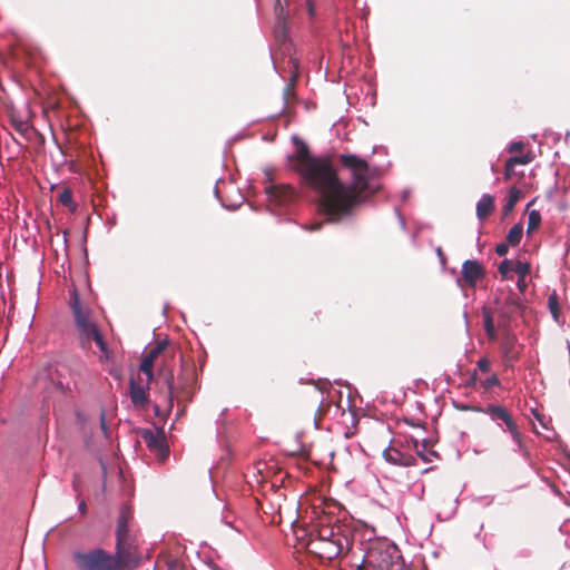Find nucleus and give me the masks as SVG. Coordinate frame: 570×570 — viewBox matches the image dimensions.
Segmentation results:
<instances>
[{
    "mask_svg": "<svg viewBox=\"0 0 570 570\" xmlns=\"http://www.w3.org/2000/svg\"><path fill=\"white\" fill-rule=\"evenodd\" d=\"M287 68L289 69V78L287 80V125L293 120L294 112L292 111V108L295 104L299 102V99L294 91V85L296 79L298 78V62L296 59L291 58L287 62Z\"/></svg>",
    "mask_w": 570,
    "mask_h": 570,
    "instance_id": "6e6552de",
    "label": "nucleus"
},
{
    "mask_svg": "<svg viewBox=\"0 0 570 570\" xmlns=\"http://www.w3.org/2000/svg\"><path fill=\"white\" fill-rule=\"evenodd\" d=\"M548 306H549L550 313L552 314L553 318L556 321H558L560 307H559V298H558V295L556 292H553L551 295H549Z\"/></svg>",
    "mask_w": 570,
    "mask_h": 570,
    "instance_id": "393cba45",
    "label": "nucleus"
},
{
    "mask_svg": "<svg viewBox=\"0 0 570 570\" xmlns=\"http://www.w3.org/2000/svg\"><path fill=\"white\" fill-rule=\"evenodd\" d=\"M292 532L295 539L294 547L297 551L312 547L314 539H311L305 524L299 523L298 515L292 521Z\"/></svg>",
    "mask_w": 570,
    "mask_h": 570,
    "instance_id": "f8f14e48",
    "label": "nucleus"
},
{
    "mask_svg": "<svg viewBox=\"0 0 570 570\" xmlns=\"http://www.w3.org/2000/svg\"><path fill=\"white\" fill-rule=\"evenodd\" d=\"M132 519L130 508L120 510L117 523V553L111 556L102 549H94L87 552L76 551L73 560L78 570H119L125 562L126 554L131 548V534L129 522Z\"/></svg>",
    "mask_w": 570,
    "mask_h": 570,
    "instance_id": "f03ea898",
    "label": "nucleus"
},
{
    "mask_svg": "<svg viewBox=\"0 0 570 570\" xmlns=\"http://www.w3.org/2000/svg\"><path fill=\"white\" fill-rule=\"evenodd\" d=\"M509 159H510V163H512L514 166L515 165H528L529 163L532 161V156L528 154V155H523V156H514Z\"/></svg>",
    "mask_w": 570,
    "mask_h": 570,
    "instance_id": "c756f323",
    "label": "nucleus"
},
{
    "mask_svg": "<svg viewBox=\"0 0 570 570\" xmlns=\"http://www.w3.org/2000/svg\"><path fill=\"white\" fill-rule=\"evenodd\" d=\"M166 384L168 386L169 393H173V375H168L166 377Z\"/></svg>",
    "mask_w": 570,
    "mask_h": 570,
    "instance_id": "79ce46f5",
    "label": "nucleus"
},
{
    "mask_svg": "<svg viewBox=\"0 0 570 570\" xmlns=\"http://www.w3.org/2000/svg\"><path fill=\"white\" fill-rule=\"evenodd\" d=\"M168 570H183V568L177 561H170L168 563Z\"/></svg>",
    "mask_w": 570,
    "mask_h": 570,
    "instance_id": "ea45409f",
    "label": "nucleus"
},
{
    "mask_svg": "<svg viewBox=\"0 0 570 570\" xmlns=\"http://www.w3.org/2000/svg\"><path fill=\"white\" fill-rule=\"evenodd\" d=\"M499 385H500V380L497 374H492L491 376H489L488 379H485L484 381L481 382V386L487 391L491 390L494 386H499Z\"/></svg>",
    "mask_w": 570,
    "mask_h": 570,
    "instance_id": "c85d7f7f",
    "label": "nucleus"
},
{
    "mask_svg": "<svg viewBox=\"0 0 570 570\" xmlns=\"http://www.w3.org/2000/svg\"><path fill=\"white\" fill-rule=\"evenodd\" d=\"M297 449V433L295 434L294 441L287 443V450Z\"/></svg>",
    "mask_w": 570,
    "mask_h": 570,
    "instance_id": "37998d69",
    "label": "nucleus"
},
{
    "mask_svg": "<svg viewBox=\"0 0 570 570\" xmlns=\"http://www.w3.org/2000/svg\"><path fill=\"white\" fill-rule=\"evenodd\" d=\"M530 263L517 261L513 265V271L519 275V277H527L530 274Z\"/></svg>",
    "mask_w": 570,
    "mask_h": 570,
    "instance_id": "a878e982",
    "label": "nucleus"
},
{
    "mask_svg": "<svg viewBox=\"0 0 570 570\" xmlns=\"http://www.w3.org/2000/svg\"><path fill=\"white\" fill-rule=\"evenodd\" d=\"M514 261L512 259H503L499 265V273L502 278H510L509 273L513 271Z\"/></svg>",
    "mask_w": 570,
    "mask_h": 570,
    "instance_id": "bb28decb",
    "label": "nucleus"
},
{
    "mask_svg": "<svg viewBox=\"0 0 570 570\" xmlns=\"http://www.w3.org/2000/svg\"><path fill=\"white\" fill-rule=\"evenodd\" d=\"M338 535L351 537V531L345 524H341L338 520H335L334 523L324 520L321 521L317 538L313 541H334Z\"/></svg>",
    "mask_w": 570,
    "mask_h": 570,
    "instance_id": "1a4fd4ad",
    "label": "nucleus"
},
{
    "mask_svg": "<svg viewBox=\"0 0 570 570\" xmlns=\"http://www.w3.org/2000/svg\"><path fill=\"white\" fill-rule=\"evenodd\" d=\"M494 312L499 313L502 317H509L510 314L514 313L520 308L519 298L510 289L507 293H501L494 301Z\"/></svg>",
    "mask_w": 570,
    "mask_h": 570,
    "instance_id": "9d476101",
    "label": "nucleus"
},
{
    "mask_svg": "<svg viewBox=\"0 0 570 570\" xmlns=\"http://www.w3.org/2000/svg\"><path fill=\"white\" fill-rule=\"evenodd\" d=\"M522 232H523V228H522L521 224L513 225L507 235L508 244L511 246L519 245L521 242V238H522Z\"/></svg>",
    "mask_w": 570,
    "mask_h": 570,
    "instance_id": "5701e85b",
    "label": "nucleus"
},
{
    "mask_svg": "<svg viewBox=\"0 0 570 570\" xmlns=\"http://www.w3.org/2000/svg\"><path fill=\"white\" fill-rule=\"evenodd\" d=\"M383 456L386 461L397 465H411L413 462L412 456L404 455L400 450L395 448H389L383 451Z\"/></svg>",
    "mask_w": 570,
    "mask_h": 570,
    "instance_id": "dca6fc26",
    "label": "nucleus"
},
{
    "mask_svg": "<svg viewBox=\"0 0 570 570\" xmlns=\"http://www.w3.org/2000/svg\"><path fill=\"white\" fill-rule=\"evenodd\" d=\"M130 400L135 406L144 407L148 401L147 390L144 386L137 385L134 381L130 382Z\"/></svg>",
    "mask_w": 570,
    "mask_h": 570,
    "instance_id": "f3484780",
    "label": "nucleus"
},
{
    "mask_svg": "<svg viewBox=\"0 0 570 570\" xmlns=\"http://www.w3.org/2000/svg\"><path fill=\"white\" fill-rule=\"evenodd\" d=\"M166 347H167V342L160 341L146 354V356L156 361L157 357L165 351Z\"/></svg>",
    "mask_w": 570,
    "mask_h": 570,
    "instance_id": "cd10ccee",
    "label": "nucleus"
},
{
    "mask_svg": "<svg viewBox=\"0 0 570 570\" xmlns=\"http://www.w3.org/2000/svg\"><path fill=\"white\" fill-rule=\"evenodd\" d=\"M79 511L85 514L86 513V503L85 501H80L79 502V507H78Z\"/></svg>",
    "mask_w": 570,
    "mask_h": 570,
    "instance_id": "c03bdc74",
    "label": "nucleus"
},
{
    "mask_svg": "<svg viewBox=\"0 0 570 570\" xmlns=\"http://www.w3.org/2000/svg\"><path fill=\"white\" fill-rule=\"evenodd\" d=\"M266 209L279 220L283 216L284 187L275 183V168L267 166L263 169Z\"/></svg>",
    "mask_w": 570,
    "mask_h": 570,
    "instance_id": "39448f33",
    "label": "nucleus"
},
{
    "mask_svg": "<svg viewBox=\"0 0 570 570\" xmlns=\"http://www.w3.org/2000/svg\"><path fill=\"white\" fill-rule=\"evenodd\" d=\"M293 505H294V509H295V513H297V505H298V501H297V500H295V502H294V504H293Z\"/></svg>",
    "mask_w": 570,
    "mask_h": 570,
    "instance_id": "09e8293b",
    "label": "nucleus"
},
{
    "mask_svg": "<svg viewBox=\"0 0 570 570\" xmlns=\"http://www.w3.org/2000/svg\"><path fill=\"white\" fill-rule=\"evenodd\" d=\"M426 443H422L421 444V449H419V445H417V442H415V448H416V453L424 460V461H429V459L423 454L424 451L426 450Z\"/></svg>",
    "mask_w": 570,
    "mask_h": 570,
    "instance_id": "f704fd0d",
    "label": "nucleus"
},
{
    "mask_svg": "<svg viewBox=\"0 0 570 570\" xmlns=\"http://www.w3.org/2000/svg\"><path fill=\"white\" fill-rule=\"evenodd\" d=\"M155 361L149 358L148 356H144L141 363H140V371L144 372L147 376V383H150L154 377V367Z\"/></svg>",
    "mask_w": 570,
    "mask_h": 570,
    "instance_id": "b1692460",
    "label": "nucleus"
},
{
    "mask_svg": "<svg viewBox=\"0 0 570 570\" xmlns=\"http://www.w3.org/2000/svg\"><path fill=\"white\" fill-rule=\"evenodd\" d=\"M352 541L350 535H338L334 541H313V551L322 559L332 561L351 549Z\"/></svg>",
    "mask_w": 570,
    "mask_h": 570,
    "instance_id": "423d86ee",
    "label": "nucleus"
},
{
    "mask_svg": "<svg viewBox=\"0 0 570 570\" xmlns=\"http://www.w3.org/2000/svg\"><path fill=\"white\" fill-rule=\"evenodd\" d=\"M509 250V244L508 242L507 243H501V244H498L495 246V253L499 255V256H504L507 255Z\"/></svg>",
    "mask_w": 570,
    "mask_h": 570,
    "instance_id": "72a5a7b5",
    "label": "nucleus"
},
{
    "mask_svg": "<svg viewBox=\"0 0 570 570\" xmlns=\"http://www.w3.org/2000/svg\"><path fill=\"white\" fill-rule=\"evenodd\" d=\"M476 365L482 373H488L490 371L491 362L487 357H481L476 362Z\"/></svg>",
    "mask_w": 570,
    "mask_h": 570,
    "instance_id": "2f4dec72",
    "label": "nucleus"
},
{
    "mask_svg": "<svg viewBox=\"0 0 570 570\" xmlns=\"http://www.w3.org/2000/svg\"><path fill=\"white\" fill-rule=\"evenodd\" d=\"M100 424H101V429H102L104 431H106V422H105V415H104V413H102V414H101V416H100Z\"/></svg>",
    "mask_w": 570,
    "mask_h": 570,
    "instance_id": "a18cd8bd",
    "label": "nucleus"
},
{
    "mask_svg": "<svg viewBox=\"0 0 570 570\" xmlns=\"http://www.w3.org/2000/svg\"><path fill=\"white\" fill-rule=\"evenodd\" d=\"M476 381H478V373H476V372H474V373L471 375V377H470V380H469V382H468V385H469V386H473V385H475Z\"/></svg>",
    "mask_w": 570,
    "mask_h": 570,
    "instance_id": "a19ab883",
    "label": "nucleus"
},
{
    "mask_svg": "<svg viewBox=\"0 0 570 570\" xmlns=\"http://www.w3.org/2000/svg\"><path fill=\"white\" fill-rule=\"evenodd\" d=\"M311 448L306 435L297 432V449L287 450V478H298L309 470Z\"/></svg>",
    "mask_w": 570,
    "mask_h": 570,
    "instance_id": "20e7f679",
    "label": "nucleus"
},
{
    "mask_svg": "<svg viewBox=\"0 0 570 570\" xmlns=\"http://www.w3.org/2000/svg\"><path fill=\"white\" fill-rule=\"evenodd\" d=\"M320 411H325L323 403L320 404Z\"/></svg>",
    "mask_w": 570,
    "mask_h": 570,
    "instance_id": "3c124183",
    "label": "nucleus"
},
{
    "mask_svg": "<svg viewBox=\"0 0 570 570\" xmlns=\"http://www.w3.org/2000/svg\"><path fill=\"white\" fill-rule=\"evenodd\" d=\"M438 255H439V256H441V257H443V252H442V249H441V248H438Z\"/></svg>",
    "mask_w": 570,
    "mask_h": 570,
    "instance_id": "8fccbe9b",
    "label": "nucleus"
},
{
    "mask_svg": "<svg viewBox=\"0 0 570 570\" xmlns=\"http://www.w3.org/2000/svg\"><path fill=\"white\" fill-rule=\"evenodd\" d=\"M521 196L522 193L520 189H518L517 187L510 188L507 202L502 207V214L504 217H507L513 212L515 204L520 200Z\"/></svg>",
    "mask_w": 570,
    "mask_h": 570,
    "instance_id": "aec40b11",
    "label": "nucleus"
},
{
    "mask_svg": "<svg viewBox=\"0 0 570 570\" xmlns=\"http://www.w3.org/2000/svg\"><path fill=\"white\" fill-rule=\"evenodd\" d=\"M59 200L61 204L66 205V206H69L72 204V194L70 190L68 189H65L60 195H59Z\"/></svg>",
    "mask_w": 570,
    "mask_h": 570,
    "instance_id": "7c9ffc66",
    "label": "nucleus"
},
{
    "mask_svg": "<svg viewBox=\"0 0 570 570\" xmlns=\"http://www.w3.org/2000/svg\"><path fill=\"white\" fill-rule=\"evenodd\" d=\"M478 411L490 415L492 420L502 421L505 424L507 430L510 432L513 441L518 444L519 449L523 448L522 436L519 432L518 425L511 413L505 407L497 404H489L485 409H478Z\"/></svg>",
    "mask_w": 570,
    "mask_h": 570,
    "instance_id": "0eeeda50",
    "label": "nucleus"
},
{
    "mask_svg": "<svg viewBox=\"0 0 570 570\" xmlns=\"http://www.w3.org/2000/svg\"><path fill=\"white\" fill-rule=\"evenodd\" d=\"M278 7H281V0H276V14H277V24L274 29L275 38L282 42L285 39V20L282 17V8L278 12Z\"/></svg>",
    "mask_w": 570,
    "mask_h": 570,
    "instance_id": "4be33fe9",
    "label": "nucleus"
},
{
    "mask_svg": "<svg viewBox=\"0 0 570 570\" xmlns=\"http://www.w3.org/2000/svg\"><path fill=\"white\" fill-rule=\"evenodd\" d=\"M286 190H287V194H288L289 190H292V188L287 185Z\"/></svg>",
    "mask_w": 570,
    "mask_h": 570,
    "instance_id": "603ef678",
    "label": "nucleus"
},
{
    "mask_svg": "<svg viewBox=\"0 0 570 570\" xmlns=\"http://www.w3.org/2000/svg\"><path fill=\"white\" fill-rule=\"evenodd\" d=\"M495 198L490 194H484L476 204V217L483 222L494 210Z\"/></svg>",
    "mask_w": 570,
    "mask_h": 570,
    "instance_id": "2eb2a0df",
    "label": "nucleus"
},
{
    "mask_svg": "<svg viewBox=\"0 0 570 570\" xmlns=\"http://www.w3.org/2000/svg\"><path fill=\"white\" fill-rule=\"evenodd\" d=\"M523 149V144L521 141L512 142L509 147V151L515 153L521 151Z\"/></svg>",
    "mask_w": 570,
    "mask_h": 570,
    "instance_id": "e433bc0d",
    "label": "nucleus"
},
{
    "mask_svg": "<svg viewBox=\"0 0 570 570\" xmlns=\"http://www.w3.org/2000/svg\"><path fill=\"white\" fill-rule=\"evenodd\" d=\"M493 313L490 307L484 306L482 308V315H483V325L487 333V336L491 341L497 340V331L494 326V320H493Z\"/></svg>",
    "mask_w": 570,
    "mask_h": 570,
    "instance_id": "a211bd4d",
    "label": "nucleus"
},
{
    "mask_svg": "<svg viewBox=\"0 0 570 570\" xmlns=\"http://www.w3.org/2000/svg\"><path fill=\"white\" fill-rule=\"evenodd\" d=\"M389 558H391V556H389ZM367 559H368V562H371V563L374 561H377V567L381 569L394 570L393 568H394V566H396L394 562L389 561L387 551L379 552L377 550H372L368 552Z\"/></svg>",
    "mask_w": 570,
    "mask_h": 570,
    "instance_id": "6ab92c4d",
    "label": "nucleus"
},
{
    "mask_svg": "<svg viewBox=\"0 0 570 570\" xmlns=\"http://www.w3.org/2000/svg\"><path fill=\"white\" fill-rule=\"evenodd\" d=\"M461 274L469 287H475L476 283L484 278L485 269L478 261L468 259L462 265Z\"/></svg>",
    "mask_w": 570,
    "mask_h": 570,
    "instance_id": "9b49d317",
    "label": "nucleus"
},
{
    "mask_svg": "<svg viewBox=\"0 0 570 570\" xmlns=\"http://www.w3.org/2000/svg\"><path fill=\"white\" fill-rule=\"evenodd\" d=\"M285 483V475H276L275 480L272 482L273 485H276L278 484L279 487H282L283 484Z\"/></svg>",
    "mask_w": 570,
    "mask_h": 570,
    "instance_id": "4c0bfd02",
    "label": "nucleus"
},
{
    "mask_svg": "<svg viewBox=\"0 0 570 570\" xmlns=\"http://www.w3.org/2000/svg\"><path fill=\"white\" fill-rule=\"evenodd\" d=\"M306 6H307L308 16L313 17L315 14L313 1L312 0H306Z\"/></svg>",
    "mask_w": 570,
    "mask_h": 570,
    "instance_id": "58836bf2",
    "label": "nucleus"
},
{
    "mask_svg": "<svg viewBox=\"0 0 570 570\" xmlns=\"http://www.w3.org/2000/svg\"><path fill=\"white\" fill-rule=\"evenodd\" d=\"M142 439L150 450L157 451L160 454L161 459H165L168 455V450L164 445V441L159 435L151 431H145L142 433Z\"/></svg>",
    "mask_w": 570,
    "mask_h": 570,
    "instance_id": "4468645a",
    "label": "nucleus"
},
{
    "mask_svg": "<svg viewBox=\"0 0 570 570\" xmlns=\"http://www.w3.org/2000/svg\"><path fill=\"white\" fill-rule=\"evenodd\" d=\"M513 168H514V165L512 163H510V159H508L505 161V166H504V179L505 180H510L511 177L513 176V174H514Z\"/></svg>",
    "mask_w": 570,
    "mask_h": 570,
    "instance_id": "473e14b6",
    "label": "nucleus"
},
{
    "mask_svg": "<svg viewBox=\"0 0 570 570\" xmlns=\"http://www.w3.org/2000/svg\"><path fill=\"white\" fill-rule=\"evenodd\" d=\"M70 308L73 314L75 325L81 347L89 348L91 343L95 342L100 351V360H108L109 350L97 327V324L92 321L91 309L88 306L80 304L76 291L72 292Z\"/></svg>",
    "mask_w": 570,
    "mask_h": 570,
    "instance_id": "7ed1b4c3",
    "label": "nucleus"
},
{
    "mask_svg": "<svg viewBox=\"0 0 570 570\" xmlns=\"http://www.w3.org/2000/svg\"><path fill=\"white\" fill-rule=\"evenodd\" d=\"M73 489H75V491H78V479L77 478L73 480Z\"/></svg>",
    "mask_w": 570,
    "mask_h": 570,
    "instance_id": "de8ad7c7",
    "label": "nucleus"
},
{
    "mask_svg": "<svg viewBox=\"0 0 570 570\" xmlns=\"http://www.w3.org/2000/svg\"><path fill=\"white\" fill-rule=\"evenodd\" d=\"M502 356L505 363L512 364L520 357V346L518 345L517 337L511 334L503 336L501 342Z\"/></svg>",
    "mask_w": 570,
    "mask_h": 570,
    "instance_id": "ddd939ff",
    "label": "nucleus"
},
{
    "mask_svg": "<svg viewBox=\"0 0 570 570\" xmlns=\"http://www.w3.org/2000/svg\"><path fill=\"white\" fill-rule=\"evenodd\" d=\"M295 151L287 161L296 160L306 183L321 194V205L332 220L351 215L374 189L368 183V164L356 155H341V164L351 170L352 183L345 185L328 158L312 157L307 144L297 135L291 138Z\"/></svg>",
    "mask_w": 570,
    "mask_h": 570,
    "instance_id": "f257e3e1",
    "label": "nucleus"
},
{
    "mask_svg": "<svg viewBox=\"0 0 570 570\" xmlns=\"http://www.w3.org/2000/svg\"><path fill=\"white\" fill-rule=\"evenodd\" d=\"M533 202L529 203L528 206H527V212H528V227H527V233L530 235L532 234L534 230H537L541 224V214L539 210L537 209H530V206L532 205Z\"/></svg>",
    "mask_w": 570,
    "mask_h": 570,
    "instance_id": "412c9836",
    "label": "nucleus"
},
{
    "mask_svg": "<svg viewBox=\"0 0 570 570\" xmlns=\"http://www.w3.org/2000/svg\"><path fill=\"white\" fill-rule=\"evenodd\" d=\"M517 286L519 288V291L521 293H524V291L527 289L528 287V283L525 281V277H519L518 282H517Z\"/></svg>",
    "mask_w": 570,
    "mask_h": 570,
    "instance_id": "c9c22d12",
    "label": "nucleus"
},
{
    "mask_svg": "<svg viewBox=\"0 0 570 570\" xmlns=\"http://www.w3.org/2000/svg\"><path fill=\"white\" fill-rule=\"evenodd\" d=\"M281 521H282V515H281V512L278 511V513H277V519H276V517H273L272 522L281 523Z\"/></svg>",
    "mask_w": 570,
    "mask_h": 570,
    "instance_id": "49530a36",
    "label": "nucleus"
}]
</instances>
